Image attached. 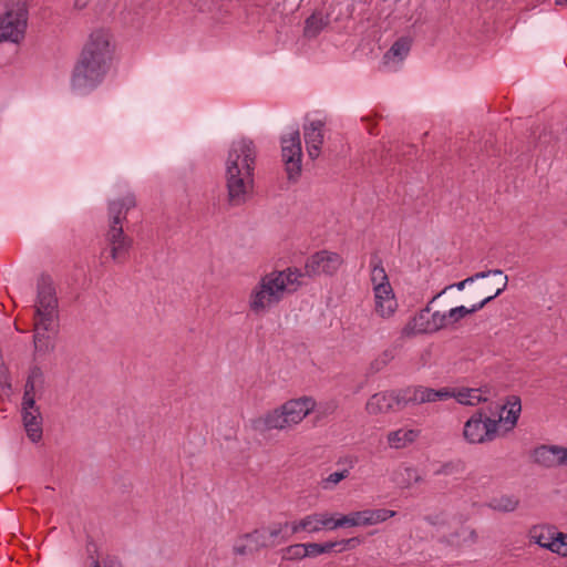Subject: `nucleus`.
Masks as SVG:
<instances>
[{"instance_id": "c03bdc74", "label": "nucleus", "mask_w": 567, "mask_h": 567, "mask_svg": "<svg viewBox=\"0 0 567 567\" xmlns=\"http://www.w3.org/2000/svg\"><path fill=\"white\" fill-rule=\"evenodd\" d=\"M430 317H431L432 329L434 332L447 327L445 312H443V313L440 311H435L433 313L430 312Z\"/></svg>"}, {"instance_id": "dca6fc26", "label": "nucleus", "mask_w": 567, "mask_h": 567, "mask_svg": "<svg viewBox=\"0 0 567 567\" xmlns=\"http://www.w3.org/2000/svg\"><path fill=\"white\" fill-rule=\"evenodd\" d=\"M33 326L48 331H56L59 326V303H34Z\"/></svg>"}, {"instance_id": "2eb2a0df", "label": "nucleus", "mask_w": 567, "mask_h": 567, "mask_svg": "<svg viewBox=\"0 0 567 567\" xmlns=\"http://www.w3.org/2000/svg\"><path fill=\"white\" fill-rule=\"evenodd\" d=\"M21 420L27 437L34 444L42 441L43 437V417L40 406L33 404L32 408L21 405Z\"/></svg>"}, {"instance_id": "8fccbe9b", "label": "nucleus", "mask_w": 567, "mask_h": 567, "mask_svg": "<svg viewBox=\"0 0 567 567\" xmlns=\"http://www.w3.org/2000/svg\"><path fill=\"white\" fill-rule=\"evenodd\" d=\"M91 0H75L74 1V8L78 10H82L86 8V6L90 3Z\"/></svg>"}, {"instance_id": "603ef678", "label": "nucleus", "mask_w": 567, "mask_h": 567, "mask_svg": "<svg viewBox=\"0 0 567 567\" xmlns=\"http://www.w3.org/2000/svg\"><path fill=\"white\" fill-rule=\"evenodd\" d=\"M332 409H333L332 406H328V408H326L322 412H321V411H319V410H318V412H319L320 414H327L328 412H331V411H332Z\"/></svg>"}, {"instance_id": "ddd939ff", "label": "nucleus", "mask_w": 567, "mask_h": 567, "mask_svg": "<svg viewBox=\"0 0 567 567\" xmlns=\"http://www.w3.org/2000/svg\"><path fill=\"white\" fill-rule=\"evenodd\" d=\"M395 515L394 511L378 508V509H364L360 512H353L348 515H342L341 524L344 527L351 526H371L382 522H385L390 517Z\"/></svg>"}, {"instance_id": "20e7f679", "label": "nucleus", "mask_w": 567, "mask_h": 567, "mask_svg": "<svg viewBox=\"0 0 567 567\" xmlns=\"http://www.w3.org/2000/svg\"><path fill=\"white\" fill-rule=\"evenodd\" d=\"M300 269L287 268L261 277L249 296V309L255 315L265 313L272 305L279 303L286 292H293L301 285Z\"/></svg>"}, {"instance_id": "6e6552de", "label": "nucleus", "mask_w": 567, "mask_h": 567, "mask_svg": "<svg viewBox=\"0 0 567 567\" xmlns=\"http://www.w3.org/2000/svg\"><path fill=\"white\" fill-rule=\"evenodd\" d=\"M281 155L290 182H297L301 174L302 147L300 132L295 127L281 137Z\"/></svg>"}, {"instance_id": "3c124183", "label": "nucleus", "mask_w": 567, "mask_h": 567, "mask_svg": "<svg viewBox=\"0 0 567 567\" xmlns=\"http://www.w3.org/2000/svg\"><path fill=\"white\" fill-rule=\"evenodd\" d=\"M425 520L429 522L432 525H435V524H437L439 516H426Z\"/></svg>"}, {"instance_id": "c756f323", "label": "nucleus", "mask_w": 567, "mask_h": 567, "mask_svg": "<svg viewBox=\"0 0 567 567\" xmlns=\"http://www.w3.org/2000/svg\"><path fill=\"white\" fill-rule=\"evenodd\" d=\"M337 464H344L347 467L339 472L331 473L326 478H323L321 482V487L323 489H331L334 485L347 478L349 476V470L352 468L355 464V460L352 457H346L343 460H339Z\"/></svg>"}, {"instance_id": "b1692460", "label": "nucleus", "mask_w": 567, "mask_h": 567, "mask_svg": "<svg viewBox=\"0 0 567 567\" xmlns=\"http://www.w3.org/2000/svg\"><path fill=\"white\" fill-rule=\"evenodd\" d=\"M374 309L380 317L389 318L395 312L398 303L394 298L393 289H390V291L386 290L385 293L374 292Z\"/></svg>"}, {"instance_id": "393cba45", "label": "nucleus", "mask_w": 567, "mask_h": 567, "mask_svg": "<svg viewBox=\"0 0 567 567\" xmlns=\"http://www.w3.org/2000/svg\"><path fill=\"white\" fill-rule=\"evenodd\" d=\"M493 299H494V296H487L481 302L473 305L471 308H467L465 306H460V307L450 309L447 312H445L447 327L458 322L461 319L465 318L466 316L481 310L485 305H487Z\"/></svg>"}, {"instance_id": "e433bc0d", "label": "nucleus", "mask_w": 567, "mask_h": 567, "mask_svg": "<svg viewBox=\"0 0 567 567\" xmlns=\"http://www.w3.org/2000/svg\"><path fill=\"white\" fill-rule=\"evenodd\" d=\"M489 275L497 276L501 278V287H497L495 292L491 295V296H494V298H496L507 288V284H508L507 276H505L501 269H493V270L476 272L475 275L471 276L470 278H474V281H475L477 279L486 278Z\"/></svg>"}, {"instance_id": "7c9ffc66", "label": "nucleus", "mask_w": 567, "mask_h": 567, "mask_svg": "<svg viewBox=\"0 0 567 567\" xmlns=\"http://www.w3.org/2000/svg\"><path fill=\"white\" fill-rule=\"evenodd\" d=\"M519 505V499L514 495H501L488 502V507L497 512H514Z\"/></svg>"}, {"instance_id": "bb28decb", "label": "nucleus", "mask_w": 567, "mask_h": 567, "mask_svg": "<svg viewBox=\"0 0 567 567\" xmlns=\"http://www.w3.org/2000/svg\"><path fill=\"white\" fill-rule=\"evenodd\" d=\"M320 519H321V514H319V513H313V514L307 515L298 522L290 523V526H289L290 530L288 529V534L291 537L293 534H297L299 532H307V533L320 532L321 530Z\"/></svg>"}, {"instance_id": "c9c22d12", "label": "nucleus", "mask_w": 567, "mask_h": 567, "mask_svg": "<svg viewBox=\"0 0 567 567\" xmlns=\"http://www.w3.org/2000/svg\"><path fill=\"white\" fill-rule=\"evenodd\" d=\"M44 392V388L37 386V384L29 379H27L24 384V392L22 398L21 405H27L28 408H32L35 403V395L42 394Z\"/></svg>"}, {"instance_id": "2f4dec72", "label": "nucleus", "mask_w": 567, "mask_h": 567, "mask_svg": "<svg viewBox=\"0 0 567 567\" xmlns=\"http://www.w3.org/2000/svg\"><path fill=\"white\" fill-rule=\"evenodd\" d=\"M327 24L328 21L320 14L313 13L305 22L303 34L309 39L316 38L327 27Z\"/></svg>"}, {"instance_id": "5701e85b", "label": "nucleus", "mask_w": 567, "mask_h": 567, "mask_svg": "<svg viewBox=\"0 0 567 567\" xmlns=\"http://www.w3.org/2000/svg\"><path fill=\"white\" fill-rule=\"evenodd\" d=\"M420 431L413 429H399L388 434V443L392 449H404L419 437Z\"/></svg>"}, {"instance_id": "cd10ccee", "label": "nucleus", "mask_w": 567, "mask_h": 567, "mask_svg": "<svg viewBox=\"0 0 567 567\" xmlns=\"http://www.w3.org/2000/svg\"><path fill=\"white\" fill-rule=\"evenodd\" d=\"M451 391L453 393L452 398L464 405H476L480 402L487 400L485 396H483L486 391L482 389L463 388L458 390L451 389Z\"/></svg>"}, {"instance_id": "4c0bfd02", "label": "nucleus", "mask_w": 567, "mask_h": 567, "mask_svg": "<svg viewBox=\"0 0 567 567\" xmlns=\"http://www.w3.org/2000/svg\"><path fill=\"white\" fill-rule=\"evenodd\" d=\"M84 567H123L122 564L111 556L90 555Z\"/></svg>"}, {"instance_id": "0eeeda50", "label": "nucleus", "mask_w": 567, "mask_h": 567, "mask_svg": "<svg viewBox=\"0 0 567 567\" xmlns=\"http://www.w3.org/2000/svg\"><path fill=\"white\" fill-rule=\"evenodd\" d=\"M499 421L477 410L464 424L463 437L470 444L491 442L496 437Z\"/></svg>"}, {"instance_id": "f8f14e48", "label": "nucleus", "mask_w": 567, "mask_h": 567, "mask_svg": "<svg viewBox=\"0 0 567 567\" xmlns=\"http://www.w3.org/2000/svg\"><path fill=\"white\" fill-rule=\"evenodd\" d=\"M453 396L451 389L442 388L434 390L422 385L409 386L402 390L401 400L405 401V405L422 404L427 402L446 401Z\"/></svg>"}, {"instance_id": "a211bd4d", "label": "nucleus", "mask_w": 567, "mask_h": 567, "mask_svg": "<svg viewBox=\"0 0 567 567\" xmlns=\"http://www.w3.org/2000/svg\"><path fill=\"white\" fill-rule=\"evenodd\" d=\"M431 301L429 305L420 310L404 327L403 332L405 334H416V333H433L432 323H431Z\"/></svg>"}, {"instance_id": "f03ea898", "label": "nucleus", "mask_w": 567, "mask_h": 567, "mask_svg": "<svg viewBox=\"0 0 567 567\" xmlns=\"http://www.w3.org/2000/svg\"><path fill=\"white\" fill-rule=\"evenodd\" d=\"M256 148L248 138L234 141L226 161L227 199L230 206L244 205L254 188Z\"/></svg>"}, {"instance_id": "37998d69", "label": "nucleus", "mask_w": 567, "mask_h": 567, "mask_svg": "<svg viewBox=\"0 0 567 567\" xmlns=\"http://www.w3.org/2000/svg\"><path fill=\"white\" fill-rule=\"evenodd\" d=\"M30 381L34 382L37 386H45V377L42 369L38 365H33L30 368L28 378Z\"/></svg>"}, {"instance_id": "423d86ee", "label": "nucleus", "mask_w": 567, "mask_h": 567, "mask_svg": "<svg viewBox=\"0 0 567 567\" xmlns=\"http://www.w3.org/2000/svg\"><path fill=\"white\" fill-rule=\"evenodd\" d=\"M28 6L24 0L0 2V43H20L28 25Z\"/></svg>"}, {"instance_id": "f3484780", "label": "nucleus", "mask_w": 567, "mask_h": 567, "mask_svg": "<svg viewBox=\"0 0 567 567\" xmlns=\"http://www.w3.org/2000/svg\"><path fill=\"white\" fill-rule=\"evenodd\" d=\"M323 126L324 123L320 120L312 121L309 125H303L307 152L311 159H315L320 155L321 145L323 143Z\"/></svg>"}, {"instance_id": "9b49d317", "label": "nucleus", "mask_w": 567, "mask_h": 567, "mask_svg": "<svg viewBox=\"0 0 567 567\" xmlns=\"http://www.w3.org/2000/svg\"><path fill=\"white\" fill-rule=\"evenodd\" d=\"M342 257L328 250L317 251L311 255L305 265V276L333 275L342 265Z\"/></svg>"}, {"instance_id": "f257e3e1", "label": "nucleus", "mask_w": 567, "mask_h": 567, "mask_svg": "<svg viewBox=\"0 0 567 567\" xmlns=\"http://www.w3.org/2000/svg\"><path fill=\"white\" fill-rule=\"evenodd\" d=\"M112 35L107 30L93 31L74 64L71 86L80 93H89L97 87L110 69L113 55Z\"/></svg>"}, {"instance_id": "4be33fe9", "label": "nucleus", "mask_w": 567, "mask_h": 567, "mask_svg": "<svg viewBox=\"0 0 567 567\" xmlns=\"http://www.w3.org/2000/svg\"><path fill=\"white\" fill-rule=\"evenodd\" d=\"M34 303H59L53 280L48 275H41L37 282V298Z\"/></svg>"}, {"instance_id": "4468645a", "label": "nucleus", "mask_w": 567, "mask_h": 567, "mask_svg": "<svg viewBox=\"0 0 567 567\" xmlns=\"http://www.w3.org/2000/svg\"><path fill=\"white\" fill-rule=\"evenodd\" d=\"M401 396L402 390L375 393L367 402V411L370 414H379L401 410L405 406V401H402Z\"/></svg>"}, {"instance_id": "ea45409f", "label": "nucleus", "mask_w": 567, "mask_h": 567, "mask_svg": "<svg viewBox=\"0 0 567 567\" xmlns=\"http://www.w3.org/2000/svg\"><path fill=\"white\" fill-rule=\"evenodd\" d=\"M394 349H385L378 358L371 362V370L374 372L381 371L394 359Z\"/></svg>"}, {"instance_id": "f704fd0d", "label": "nucleus", "mask_w": 567, "mask_h": 567, "mask_svg": "<svg viewBox=\"0 0 567 567\" xmlns=\"http://www.w3.org/2000/svg\"><path fill=\"white\" fill-rule=\"evenodd\" d=\"M44 392V388L37 386V384L29 379H27L24 384V392L22 398L21 405H27L28 408H32L35 403V395L42 394Z\"/></svg>"}, {"instance_id": "473e14b6", "label": "nucleus", "mask_w": 567, "mask_h": 567, "mask_svg": "<svg viewBox=\"0 0 567 567\" xmlns=\"http://www.w3.org/2000/svg\"><path fill=\"white\" fill-rule=\"evenodd\" d=\"M51 331L40 329L34 326L33 343L37 352H49L53 349L51 338L48 333Z\"/></svg>"}, {"instance_id": "09e8293b", "label": "nucleus", "mask_w": 567, "mask_h": 567, "mask_svg": "<svg viewBox=\"0 0 567 567\" xmlns=\"http://www.w3.org/2000/svg\"><path fill=\"white\" fill-rule=\"evenodd\" d=\"M560 466H567V447L560 446Z\"/></svg>"}, {"instance_id": "9d476101", "label": "nucleus", "mask_w": 567, "mask_h": 567, "mask_svg": "<svg viewBox=\"0 0 567 567\" xmlns=\"http://www.w3.org/2000/svg\"><path fill=\"white\" fill-rule=\"evenodd\" d=\"M530 543L565 556L567 551V534L556 532L554 527L535 525L528 532Z\"/></svg>"}, {"instance_id": "412c9836", "label": "nucleus", "mask_w": 567, "mask_h": 567, "mask_svg": "<svg viewBox=\"0 0 567 567\" xmlns=\"http://www.w3.org/2000/svg\"><path fill=\"white\" fill-rule=\"evenodd\" d=\"M522 412V403L520 399L516 395H511L507 398V401L504 405H502V413L498 416L499 423L504 422L507 426V430H512L519 417Z\"/></svg>"}, {"instance_id": "a878e982", "label": "nucleus", "mask_w": 567, "mask_h": 567, "mask_svg": "<svg viewBox=\"0 0 567 567\" xmlns=\"http://www.w3.org/2000/svg\"><path fill=\"white\" fill-rule=\"evenodd\" d=\"M422 480L417 470L413 466L400 465L392 475V481L402 488L410 487Z\"/></svg>"}, {"instance_id": "a19ab883", "label": "nucleus", "mask_w": 567, "mask_h": 567, "mask_svg": "<svg viewBox=\"0 0 567 567\" xmlns=\"http://www.w3.org/2000/svg\"><path fill=\"white\" fill-rule=\"evenodd\" d=\"M233 551L235 555L246 556V555L252 554L257 550H256V548H254V544L248 542L246 538H244V535H243L234 544Z\"/></svg>"}, {"instance_id": "864d4df0", "label": "nucleus", "mask_w": 567, "mask_h": 567, "mask_svg": "<svg viewBox=\"0 0 567 567\" xmlns=\"http://www.w3.org/2000/svg\"><path fill=\"white\" fill-rule=\"evenodd\" d=\"M565 3H567V0H556L557 6H563Z\"/></svg>"}, {"instance_id": "6ab92c4d", "label": "nucleus", "mask_w": 567, "mask_h": 567, "mask_svg": "<svg viewBox=\"0 0 567 567\" xmlns=\"http://www.w3.org/2000/svg\"><path fill=\"white\" fill-rule=\"evenodd\" d=\"M532 457L535 463L544 467L560 466V446L540 445L533 451Z\"/></svg>"}, {"instance_id": "72a5a7b5", "label": "nucleus", "mask_w": 567, "mask_h": 567, "mask_svg": "<svg viewBox=\"0 0 567 567\" xmlns=\"http://www.w3.org/2000/svg\"><path fill=\"white\" fill-rule=\"evenodd\" d=\"M284 560H299L309 557L308 544H293L281 550Z\"/></svg>"}, {"instance_id": "aec40b11", "label": "nucleus", "mask_w": 567, "mask_h": 567, "mask_svg": "<svg viewBox=\"0 0 567 567\" xmlns=\"http://www.w3.org/2000/svg\"><path fill=\"white\" fill-rule=\"evenodd\" d=\"M371 269V281L373 285V291L379 293H385L386 290L392 289L385 269L382 266L381 259L373 255L370 262Z\"/></svg>"}, {"instance_id": "de8ad7c7", "label": "nucleus", "mask_w": 567, "mask_h": 567, "mask_svg": "<svg viewBox=\"0 0 567 567\" xmlns=\"http://www.w3.org/2000/svg\"><path fill=\"white\" fill-rule=\"evenodd\" d=\"M455 465L453 463L443 464L440 470L435 472L436 475H450L454 472Z\"/></svg>"}, {"instance_id": "5fc2aeb1", "label": "nucleus", "mask_w": 567, "mask_h": 567, "mask_svg": "<svg viewBox=\"0 0 567 567\" xmlns=\"http://www.w3.org/2000/svg\"><path fill=\"white\" fill-rule=\"evenodd\" d=\"M496 285H498V287H501V279L498 281H496Z\"/></svg>"}, {"instance_id": "58836bf2", "label": "nucleus", "mask_w": 567, "mask_h": 567, "mask_svg": "<svg viewBox=\"0 0 567 567\" xmlns=\"http://www.w3.org/2000/svg\"><path fill=\"white\" fill-rule=\"evenodd\" d=\"M309 557H317L322 554L337 553V544L334 542H327L324 544L309 543L308 544Z\"/></svg>"}, {"instance_id": "c85d7f7f", "label": "nucleus", "mask_w": 567, "mask_h": 567, "mask_svg": "<svg viewBox=\"0 0 567 567\" xmlns=\"http://www.w3.org/2000/svg\"><path fill=\"white\" fill-rule=\"evenodd\" d=\"M411 42L406 38L396 40L383 55V64L388 65L392 60L401 62L410 52Z\"/></svg>"}, {"instance_id": "79ce46f5", "label": "nucleus", "mask_w": 567, "mask_h": 567, "mask_svg": "<svg viewBox=\"0 0 567 567\" xmlns=\"http://www.w3.org/2000/svg\"><path fill=\"white\" fill-rule=\"evenodd\" d=\"M320 514H321V519H320L321 530L322 529L332 530V529H336L339 527H344V524L340 523V522H342V516L339 518H334L333 516L329 515L328 513H320Z\"/></svg>"}, {"instance_id": "a18cd8bd", "label": "nucleus", "mask_w": 567, "mask_h": 567, "mask_svg": "<svg viewBox=\"0 0 567 567\" xmlns=\"http://www.w3.org/2000/svg\"><path fill=\"white\" fill-rule=\"evenodd\" d=\"M337 544V553H341L346 549L354 548L359 544V539L353 537L349 539H342L334 542Z\"/></svg>"}, {"instance_id": "1a4fd4ad", "label": "nucleus", "mask_w": 567, "mask_h": 567, "mask_svg": "<svg viewBox=\"0 0 567 567\" xmlns=\"http://www.w3.org/2000/svg\"><path fill=\"white\" fill-rule=\"evenodd\" d=\"M290 523H271L267 526L256 528L251 533L244 534V538L254 544L256 550L271 548L289 540L288 534Z\"/></svg>"}, {"instance_id": "39448f33", "label": "nucleus", "mask_w": 567, "mask_h": 567, "mask_svg": "<svg viewBox=\"0 0 567 567\" xmlns=\"http://www.w3.org/2000/svg\"><path fill=\"white\" fill-rule=\"evenodd\" d=\"M315 409L316 402L310 396L292 399L256 420L255 429L284 430L299 424Z\"/></svg>"}, {"instance_id": "49530a36", "label": "nucleus", "mask_w": 567, "mask_h": 567, "mask_svg": "<svg viewBox=\"0 0 567 567\" xmlns=\"http://www.w3.org/2000/svg\"><path fill=\"white\" fill-rule=\"evenodd\" d=\"M472 282H474V278H470V277H467L466 279H464V280H462V281H460V282L455 284V285L447 286V287H445L441 292H439L437 295H435V296L432 298L431 302H434L439 297H441L443 293H445V291H446L447 289H450V288L456 287L458 290H463V289L465 288V286H466V285L472 284Z\"/></svg>"}, {"instance_id": "7ed1b4c3", "label": "nucleus", "mask_w": 567, "mask_h": 567, "mask_svg": "<svg viewBox=\"0 0 567 567\" xmlns=\"http://www.w3.org/2000/svg\"><path fill=\"white\" fill-rule=\"evenodd\" d=\"M136 206L134 194H126L122 199L109 204V229L104 235V245L100 252L102 264L109 260L124 264L133 247V239L124 233L123 223L130 209Z\"/></svg>"}]
</instances>
